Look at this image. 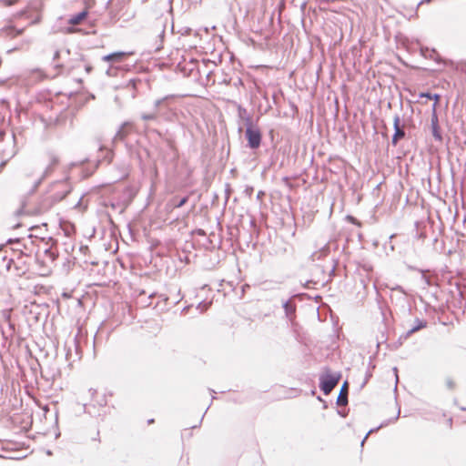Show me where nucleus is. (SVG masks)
I'll use <instances>...</instances> for the list:
<instances>
[{"instance_id": "obj_56", "label": "nucleus", "mask_w": 466, "mask_h": 466, "mask_svg": "<svg viewBox=\"0 0 466 466\" xmlns=\"http://www.w3.org/2000/svg\"><path fill=\"white\" fill-rule=\"evenodd\" d=\"M430 1H431V0H421V1L420 2V5H421V4H423V3H429Z\"/></svg>"}, {"instance_id": "obj_37", "label": "nucleus", "mask_w": 466, "mask_h": 466, "mask_svg": "<svg viewBox=\"0 0 466 466\" xmlns=\"http://www.w3.org/2000/svg\"><path fill=\"white\" fill-rule=\"evenodd\" d=\"M282 180H283V182L285 183V185H286L287 187H289V188H292V187H293V186H292V184L289 182V178L288 177H284L282 178Z\"/></svg>"}, {"instance_id": "obj_48", "label": "nucleus", "mask_w": 466, "mask_h": 466, "mask_svg": "<svg viewBox=\"0 0 466 466\" xmlns=\"http://www.w3.org/2000/svg\"><path fill=\"white\" fill-rule=\"evenodd\" d=\"M408 268L410 269V270H418V271L423 272V270L419 269L416 267H412V266H409Z\"/></svg>"}, {"instance_id": "obj_49", "label": "nucleus", "mask_w": 466, "mask_h": 466, "mask_svg": "<svg viewBox=\"0 0 466 466\" xmlns=\"http://www.w3.org/2000/svg\"><path fill=\"white\" fill-rule=\"evenodd\" d=\"M86 71L87 73H90V72L92 71V66H89V65L86 66Z\"/></svg>"}, {"instance_id": "obj_18", "label": "nucleus", "mask_w": 466, "mask_h": 466, "mask_svg": "<svg viewBox=\"0 0 466 466\" xmlns=\"http://www.w3.org/2000/svg\"><path fill=\"white\" fill-rule=\"evenodd\" d=\"M140 117L142 120L144 121H153V120H157V112H153V113H142L140 115Z\"/></svg>"}, {"instance_id": "obj_12", "label": "nucleus", "mask_w": 466, "mask_h": 466, "mask_svg": "<svg viewBox=\"0 0 466 466\" xmlns=\"http://www.w3.org/2000/svg\"><path fill=\"white\" fill-rule=\"evenodd\" d=\"M420 55L425 58H431L437 63H441V56L434 48L430 49L429 47L422 46L420 47Z\"/></svg>"}, {"instance_id": "obj_4", "label": "nucleus", "mask_w": 466, "mask_h": 466, "mask_svg": "<svg viewBox=\"0 0 466 466\" xmlns=\"http://www.w3.org/2000/svg\"><path fill=\"white\" fill-rule=\"evenodd\" d=\"M405 127L406 123L403 122L402 124H400V117L399 115L396 114L393 117L394 133L391 137L392 146L396 147L399 141L406 137Z\"/></svg>"}, {"instance_id": "obj_63", "label": "nucleus", "mask_w": 466, "mask_h": 466, "mask_svg": "<svg viewBox=\"0 0 466 466\" xmlns=\"http://www.w3.org/2000/svg\"><path fill=\"white\" fill-rule=\"evenodd\" d=\"M242 131V127H238V132H241Z\"/></svg>"}, {"instance_id": "obj_19", "label": "nucleus", "mask_w": 466, "mask_h": 466, "mask_svg": "<svg viewBox=\"0 0 466 466\" xmlns=\"http://www.w3.org/2000/svg\"><path fill=\"white\" fill-rule=\"evenodd\" d=\"M211 305V302H206L205 300L199 302L197 306V309L200 310V312L206 311Z\"/></svg>"}, {"instance_id": "obj_16", "label": "nucleus", "mask_w": 466, "mask_h": 466, "mask_svg": "<svg viewBox=\"0 0 466 466\" xmlns=\"http://www.w3.org/2000/svg\"><path fill=\"white\" fill-rule=\"evenodd\" d=\"M175 98H176L175 95H167V96H163L162 98L157 99L154 102V108H155V110L156 111L159 110L161 107H163L164 103L168 102V101H172Z\"/></svg>"}, {"instance_id": "obj_43", "label": "nucleus", "mask_w": 466, "mask_h": 466, "mask_svg": "<svg viewBox=\"0 0 466 466\" xmlns=\"http://www.w3.org/2000/svg\"><path fill=\"white\" fill-rule=\"evenodd\" d=\"M392 289H393V290H398V291L401 292L402 294H405V290H404V289H403L401 286H400V285H397V286H396L395 288H393Z\"/></svg>"}, {"instance_id": "obj_47", "label": "nucleus", "mask_w": 466, "mask_h": 466, "mask_svg": "<svg viewBox=\"0 0 466 466\" xmlns=\"http://www.w3.org/2000/svg\"><path fill=\"white\" fill-rule=\"evenodd\" d=\"M400 409L399 408L397 415L391 420V421L397 420L398 418L400 417Z\"/></svg>"}, {"instance_id": "obj_36", "label": "nucleus", "mask_w": 466, "mask_h": 466, "mask_svg": "<svg viewBox=\"0 0 466 466\" xmlns=\"http://www.w3.org/2000/svg\"><path fill=\"white\" fill-rule=\"evenodd\" d=\"M371 373L370 372H366V375H365V380L363 381V383L361 384V387H364V385L369 381V380L371 378Z\"/></svg>"}, {"instance_id": "obj_15", "label": "nucleus", "mask_w": 466, "mask_h": 466, "mask_svg": "<svg viewBox=\"0 0 466 466\" xmlns=\"http://www.w3.org/2000/svg\"><path fill=\"white\" fill-rule=\"evenodd\" d=\"M59 163V158L54 155V154H50V163L49 165L46 167L43 175L44 177H47L49 176L55 169V167L58 165Z\"/></svg>"}, {"instance_id": "obj_10", "label": "nucleus", "mask_w": 466, "mask_h": 466, "mask_svg": "<svg viewBox=\"0 0 466 466\" xmlns=\"http://www.w3.org/2000/svg\"><path fill=\"white\" fill-rule=\"evenodd\" d=\"M127 55V53L123 51L113 52L104 56L102 57V60L110 63L121 62L126 57Z\"/></svg>"}, {"instance_id": "obj_17", "label": "nucleus", "mask_w": 466, "mask_h": 466, "mask_svg": "<svg viewBox=\"0 0 466 466\" xmlns=\"http://www.w3.org/2000/svg\"><path fill=\"white\" fill-rule=\"evenodd\" d=\"M5 31H6L7 35H9L11 37H15V36L21 35L23 34L24 28L17 29L14 26H8V27L5 28Z\"/></svg>"}, {"instance_id": "obj_9", "label": "nucleus", "mask_w": 466, "mask_h": 466, "mask_svg": "<svg viewBox=\"0 0 466 466\" xmlns=\"http://www.w3.org/2000/svg\"><path fill=\"white\" fill-rule=\"evenodd\" d=\"M431 129L433 138L438 142H442L443 137L439 124V118L431 117Z\"/></svg>"}, {"instance_id": "obj_13", "label": "nucleus", "mask_w": 466, "mask_h": 466, "mask_svg": "<svg viewBox=\"0 0 466 466\" xmlns=\"http://www.w3.org/2000/svg\"><path fill=\"white\" fill-rule=\"evenodd\" d=\"M238 116L239 119L244 121L245 127L253 124L252 116L248 113V110L241 105L238 106Z\"/></svg>"}, {"instance_id": "obj_2", "label": "nucleus", "mask_w": 466, "mask_h": 466, "mask_svg": "<svg viewBox=\"0 0 466 466\" xmlns=\"http://www.w3.org/2000/svg\"><path fill=\"white\" fill-rule=\"evenodd\" d=\"M340 379V372L332 373L329 368H325L323 373L319 376V387L325 395H329Z\"/></svg>"}, {"instance_id": "obj_25", "label": "nucleus", "mask_w": 466, "mask_h": 466, "mask_svg": "<svg viewBox=\"0 0 466 466\" xmlns=\"http://www.w3.org/2000/svg\"><path fill=\"white\" fill-rule=\"evenodd\" d=\"M254 192V187H251V186H246L245 189H244V194L248 197V198H251L252 194Z\"/></svg>"}, {"instance_id": "obj_27", "label": "nucleus", "mask_w": 466, "mask_h": 466, "mask_svg": "<svg viewBox=\"0 0 466 466\" xmlns=\"http://www.w3.org/2000/svg\"><path fill=\"white\" fill-rule=\"evenodd\" d=\"M114 157V151L113 150H107L106 154L105 156V159L110 163L113 160Z\"/></svg>"}, {"instance_id": "obj_20", "label": "nucleus", "mask_w": 466, "mask_h": 466, "mask_svg": "<svg viewBox=\"0 0 466 466\" xmlns=\"http://www.w3.org/2000/svg\"><path fill=\"white\" fill-rule=\"evenodd\" d=\"M188 198V196L181 198L177 203L174 204V207L177 208H182L184 205L187 203Z\"/></svg>"}, {"instance_id": "obj_22", "label": "nucleus", "mask_w": 466, "mask_h": 466, "mask_svg": "<svg viewBox=\"0 0 466 466\" xmlns=\"http://www.w3.org/2000/svg\"><path fill=\"white\" fill-rule=\"evenodd\" d=\"M385 425H387V423H381L380 426H378V427H376V428H374V429H370V430L368 431V433L366 434V436L364 437V439L362 440V441H361V446L363 445V443L365 442V441L367 440L368 436H369L370 433H372V432H374V431H378L380 428H382V427H383V426H385Z\"/></svg>"}, {"instance_id": "obj_51", "label": "nucleus", "mask_w": 466, "mask_h": 466, "mask_svg": "<svg viewBox=\"0 0 466 466\" xmlns=\"http://www.w3.org/2000/svg\"><path fill=\"white\" fill-rule=\"evenodd\" d=\"M170 102H171V101H168V102L164 103L163 107H165V108H168V106H169V103H170Z\"/></svg>"}, {"instance_id": "obj_45", "label": "nucleus", "mask_w": 466, "mask_h": 466, "mask_svg": "<svg viewBox=\"0 0 466 466\" xmlns=\"http://www.w3.org/2000/svg\"><path fill=\"white\" fill-rule=\"evenodd\" d=\"M5 136L6 132L3 129H0V141H3Z\"/></svg>"}, {"instance_id": "obj_41", "label": "nucleus", "mask_w": 466, "mask_h": 466, "mask_svg": "<svg viewBox=\"0 0 466 466\" xmlns=\"http://www.w3.org/2000/svg\"><path fill=\"white\" fill-rule=\"evenodd\" d=\"M317 400L319 401H320V403H323V409H327L328 408V403L326 400H324L320 396H318L317 397Z\"/></svg>"}, {"instance_id": "obj_6", "label": "nucleus", "mask_w": 466, "mask_h": 466, "mask_svg": "<svg viewBox=\"0 0 466 466\" xmlns=\"http://www.w3.org/2000/svg\"><path fill=\"white\" fill-rule=\"evenodd\" d=\"M428 325V322L425 319H420L419 318L415 319L414 325L408 329L405 333L401 334L399 338V340H406L408 338H410L412 334L415 332L420 331L422 329H425Z\"/></svg>"}, {"instance_id": "obj_5", "label": "nucleus", "mask_w": 466, "mask_h": 466, "mask_svg": "<svg viewBox=\"0 0 466 466\" xmlns=\"http://www.w3.org/2000/svg\"><path fill=\"white\" fill-rule=\"evenodd\" d=\"M133 131V123L130 121L123 122L119 128L116 130L113 139L112 144L116 145V142H124L127 136Z\"/></svg>"}, {"instance_id": "obj_11", "label": "nucleus", "mask_w": 466, "mask_h": 466, "mask_svg": "<svg viewBox=\"0 0 466 466\" xmlns=\"http://www.w3.org/2000/svg\"><path fill=\"white\" fill-rule=\"evenodd\" d=\"M282 308H283V309L285 311L286 317L289 320H292L295 318L296 308H297L296 304L292 303L290 301V299H287V300L283 301Z\"/></svg>"}, {"instance_id": "obj_33", "label": "nucleus", "mask_w": 466, "mask_h": 466, "mask_svg": "<svg viewBox=\"0 0 466 466\" xmlns=\"http://www.w3.org/2000/svg\"><path fill=\"white\" fill-rule=\"evenodd\" d=\"M431 99L433 100L434 102H440L441 95H439V94H432L431 93Z\"/></svg>"}, {"instance_id": "obj_44", "label": "nucleus", "mask_w": 466, "mask_h": 466, "mask_svg": "<svg viewBox=\"0 0 466 466\" xmlns=\"http://www.w3.org/2000/svg\"><path fill=\"white\" fill-rule=\"evenodd\" d=\"M337 413L343 418H345L348 415V412L341 410H337Z\"/></svg>"}, {"instance_id": "obj_21", "label": "nucleus", "mask_w": 466, "mask_h": 466, "mask_svg": "<svg viewBox=\"0 0 466 466\" xmlns=\"http://www.w3.org/2000/svg\"><path fill=\"white\" fill-rule=\"evenodd\" d=\"M360 268H362L366 272H370L373 270L372 265L368 262H363V263L360 264Z\"/></svg>"}, {"instance_id": "obj_59", "label": "nucleus", "mask_w": 466, "mask_h": 466, "mask_svg": "<svg viewBox=\"0 0 466 466\" xmlns=\"http://www.w3.org/2000/svg\"><path fill=\"white\" fill-rule=\"evenodd\" d=\"M11 137H12L13 141L15 142V134H14V133H12V136H11Z\"/></svg>"}, {"instance_id": "obj_62", "label": "nucleus", "mask_w": 466, "mask_h": 466, "mask_svg": "<svg viewBox=\"0 0 466 466\" xmlns=\"http://www.w3.org/2000/svg\"><path fill=\"white\" fill-rule=\"evenodd\" d=\"M394 249V246L390 245V250Z\"/></svg>"}, {"instance_id": "obj_40", "label": "nucleus", "mask_w": 466, "mask_h": 466, "mask_svg": "<svg viewBox=\"0 0 466 466\" xmlns=\"http://www.w3.org/2000/svg\"><path fill=\"white\" fill-rule=\"evenodd\" d=\"M264 196H265V192L262 190H259L257 194V200L262 201V198Z\"/></svg>"}, {"instance_id": "obj_24", "label": "nucleus", "mask_w": 466, "mask_h": 466, "mask_svg": "<svg viewBox=\"0 0 466 466\" xmlns=\"http://www.w3.org/2000/svg\"><path fill=\"white\" fill-rule=\"evenodd\" d=\"M46 178V177H44V175L41 176V177H39L34 184L33 187H32V192L35 191L37 189V187L40 186V184L42 183V181Z\"/></svg>"}, {"instance_id": "obj_39", "label": "nucleus", "mask_w": 466, "mask_h": 466, "mask_svg": "<svg viewBox=\"0 0 466 466\" xmlns=\"http://www.w3.org/2000/svg\"><path fill=\"white\" fill-rule=\"evenodd\" d=\"M82 199H83V196H81L80 198L78 199V201L75 204L74 208H77V209L81 208Z\"/></svg>"}, {"instance_id": "obj_32", "label": "nucleus", "mask_w": 466, "mask_h": 466, "mask_svg": "<svg viewBox=\"0 0 466 466\" xmlns=\"http://www.w3.org/2000/svg\"><path fill=\"white\" fill-rule=\"evenodd\" d=\"M414 238H418V239H424V238H426V233H425V232H422V231L419 232V231L417 230V232H416V234H415Z\"/></svg>"}, {"instance_id": "obj_46", "label": "nucleus", "mask_w": 466, "mask_h": 466, "mask_svg": "<svg viewBox=\"0 0 466 466\" xmlns=\"http://www.w3.org/2000/svg\"><path fill=\"white\" fill-rule=\"evenodd\" d=\"M60 56V52L56 50L54 54L53 60H57Z\"/></svg>"}, {"instance_id": "obj_53", "label": "nucleus", "mask_w": 466, "mask_h": 466, "mask_svg": "<svg viewBox=\"0 0 466 466\" xmlns=\"http://www.w3.org/2000/svg\"><path fill=\"white\" fill-rule=\"evenodd\" d=\"M22 213H23V209H22V208H20V209H18V210L16 211V215H17V216L21 215Z\"/></svg>"}, {"instance_id": "obj_30", "label": "nucleus", "mask_w": 466, "mask_h": 466, "mask_svg": "<svg viewBox=\"0 0 466 466\" xmlns=\"http://www.w3.org/2000/svg\"><path fill=\"white\" fill-rule=\"evenodd\" d=\"M45 253H46L47 256H49V257L52 258V260L56 259V255L52 251V249H51L50 248H46V249L45 250Z\"/></svg>"}, {"instance_id": "obj_54", "label": "nucleus", "mask_w": 466, "mask_h": 466, "mask_svg": "<svg viewBox=\"0 0 466 466\" xmlns=\"http://www.w3.org/2000/svg\"><path fill=\"white\" fill-rule=\"evenodd\" d=\"M334 272H335V266H333V268H331L329 275L330 276L334 275Z\"/></svg>"}, {"instance_id": "obj_64", "label": "nucleus", "mask_w": 466, "mask_h": 466, "mask_svg": "<svg viewBox=\"0 0 466 466\" xmlns=\"http://www.w3.org/2000/svg\"><path fill=\"white\" fill-rule=\"evenodd\" d=\"M415 226H416V228H418L419 227V222H416Z\"/></svg>"}, {"instance_id": "obj_60", "label": "nucleus", "mask_w": 466, "mask_h": 466, "mask_svg": "<svg viewBox=\"0 0 466 466\" xmlns=\"http://www.w3.org/2000/svg\"><path fill=\"white\" fill-rule=\"evenodd\" d=\"M105 147L103 146H100L99 150H104Z\"/></svg>"}, {"instance_id": "obj_42", "label": "nucleus", "mask_w": 466, "mask_h": 466, "mask_svg": "<svg viewBox=\"0 0 466 466\" xmlns=\"http://www.w3.org/2000/svg\"><path fill=\"white\" fill-rule=\"evenodd\" d=\"M393 372L396 376V384H395V388H394V391L396 392L397 391V382H398V369L396 367L393 368Z\"/></svg>"}, {"instance_id": "obj_31", "label": "nucleus", "mask_w": 466, "mask_h": 466, "mask_svg": "<svg viewBox=\"0 0 466 466\" xmlns=\"http://www.w3.org/2000/svg\"><path fill=\"white\" fill-rule=\"evenodd\" d=\"M84 4L86 5L85 9L88 10V8L95 5V0H84Z\"/></svg>"}, {"instance_id": "obj_38", "label": "nucleus", "mask_w": 466, "mask_h": 466, "mask_svg": "<svg viewBox=\"0 0 466 466\" xmlns=\"http://www.w3.org/2000/svg\"><path fill=\"white\" fill-rule=\"evenodd\" d=\"M431 92H421V93H420L419 96L420 97H426L428 99H431Z\"/></svg>"}, {"instance_id": "obj_23", "label": "nucleus", "mask_w": 466, "mask_h": 466, "mask_svg": "<svg viewBox=\"0 0 466 466\" xmlns=\"http://www.w3.org/2000/svg\"><path fill=\"white\" fill-rule=\"evenodd\" d=\"M347 220L349 222H350L351 224H353V225H356V226H359V227L360 226V222L355 217H353L351 215H348L347 216Z\"/></svg>"}, {"instance_id": "obj_34", "label": "nucleus", "mask_w": 466, "mask_h": 466, "mask_svg": "<svg viewBox=\"0 0 466 466\" xmlns=\"http://www.w3.org/2000/svg\"><path fill=\"white\" fill-rule=\"evenodd\" d=\"M195 233L198 235V236H200V237H205L206 236V231L202 228H197L195 230Z\"/></svg>"}, {"instance_id": "obj_35", "label": "nucleus", "mask_w": 466, "mask_h": 466, "mask_svg": "<svg viewBox=\"0 0 466 466\" xmlns=\"http://www.w3.org/2000/svg\"><path fill=\"white\" fill-rule=\"evenodd\" d=\"M139 80L132 78L128 81V86H131L133 88L137 87V84Z\"/></svg>"}, {"instance_id": "obj_50", "label": "nucleus", "mask_w": 466, "mask_h": 466, "mask_svg": "<svg viewBox=\"0 0 466 466\" xmlns=\"http://www.w3.org/2000/svg\"><path fill=\"white\" fill-rule=\"evenodd\" d=\"M93 441H100V439H99V431H97V432H96V436L93 438Z\"/></svg>"}, {"instance_id": "obj_1", "label": "nucleus", "mask_w": 466, "mask_h": 466, "mask_svg": "<svg viewBox=\"0 0 466 466\" xmlns=\"http://www.w3.org/2000/svg\"><path fill=\"white\" fill-rule=\"evenodd\" d=\"M61 187V190L54 193L53 195L46 197L41 202V208L45 209L51 208L56 203L65 199L72 191V186L68 182V179L66 178L61 181L56 182Z\"/></svg>"}, {"instance_id": "obj_26", "label": "nucleus", "mask_w": 466, "mask_h": 466, "mask_svg": "<svg viewBox=\"0 0 466 466\" xmlns=\"http://www.w3.org/2000/svg\"><path fill=\"white\" fill-rule=\"evenodd\" d=\"M439 102H433L431 106V117L439 118L437 114V106Z\"/></svg>"}, {"instance_id": "obj_29", "label": "nucleus", "mask_w": 466, "mask_h": 466, "mask_svg": "<svg viewBox=\"0 0 466 466\" xmlns=\"http://www.w3.org/2000/svg\"><path fill=\"white\" fill-rule=\"evenodd\" d=\"M446 386L448 389L453 390L455 388V383L451 378H448L446 380Z\"/></svg>"}, {"instance_id": "obj_3", "label": "nucleus", "mask_w": 466, "mask_h": 466, "mask_svg": "<svg viewBox=\"0 0 466 466\" xmlns=\"http://www.w3.org/2000/svg\"><path fill=\"white\" fill-rule=\"evenodd\" d=\"M245 138L247 147L252 150L259 148L262 142V133L254 124L246 127Z\"/></svg>"}, {"instance_id": "obj_7", "label": "nucleus", "mask_w": 466, "mask_h": 466, "mask_svg": "<svg viewBox=\"0 0 466 466\" xmlns=\"http://www.w3.org/2000/svg\"><path fill=\"white\" fill-rule=\"evenodd\" d=\"M12 266H14L17 275H23L26 271V268L24 267L25 262L22 261V258H18L17 260H15L14 258L7 259L5 268L8 271L11 270Z\"/></svg>"}, {"instance_id": "obj_8", "label": "nucleus", "mask_w": 466, "mask_h": 466, "mask_svg": "<svg viewBox=\"0 0 466 466\" xmlns=\"http://www.w3.org/2000/svg\"><path fill=\"white\" fill-rule=\"evenodd\" d=\"M348 395H349V383L347 380H345L344 383L342 384L339 393L337 397L336 404L338 406L347 405L349 402Z\"/></svg>"}, {"instance_id": "obj_61", "label": "nucleus", "mask_w": 466, "mask_h": 466, "mask_svg": "<svg viewBox=\"0 0 466 466\" xmlns=\"http://www.w3.org/2000/svg\"><path fill=\"white\" fill-rule=\"evenodd\" d=\"M164 32H165L164 30L161 32V34H160V36H161V37H163V35H164Z\"/></svg>"}, {"instance_id": "obj_52", "label": "nucleus", "mask_w": 466, "mask_h": 466, "mask_svg": "<svg viewBox=\"0 0 466 466\" xmlns=\"http://www.w3.org/2000/svg\"><path fill=\"white\" fill-rule=\"evenodd\" d=\"M422 277H423V279H425V282H426L428 285H430V279H429L427 277H425L424 275H423Z\"/></svg>"}, {"instance_id": "obj_58", "label": "nucleus", "mask_w": 466, "mask_h": 466, "mask_svg": "<svg viewBox=\"0 0 466 466\" xmlns=\"http://www.w3.org/2000/svg\"><path fill=\"white\" fill-rule=\"evenodd\" d=\"M46 454L50 456V455H52V451L50 450H47Z\"/></svg>"}, {"instance_id": "obj_28", "label": "nucleus", "mask_w": 466, "mask_h": 466, "mask_svg": "<svg viewBox=\"0 0 466 466\" xmlns=\"http://www.w3.org/2000/svg\"><path fill=\"white\" fill-rule=\"evenodd\" d=\"M18 0H1L5 6H12L17 3Z\"/></svg>"}, {"instance_id": "obj_55", "label": "nucleus", "mask_w": 466, "mask_h": 466, "mask_svg": "<svg viewBox=\"0 0 466 466\" xmlns=\"http://www.w3.org/2000/svg\"><path fill=\"white\" fill-rule=\"evenodd\" d=\"M208 408H209V406H208L207 409H208ZM206 412H207V411H205V412H204V414L202 415V417L200 418L199 423H201V421L203 420V418H204V416H205Z\"/></svg>"}, {"instance_id": "obj_57", "label": "nucleus", "mask_w": 466, "mask_h": 466, "mask_svg": "<svg viewBox=\"0 0 466 466\" xmlns=\"http://www.w3.org/2000/svg\"><path fill=\"white\" fill-rule=\"evenodd\" d=\"M153 422H154V419H150V420H147V423H148V424H151V423H153Z\"/></svg>"}, {"instance_id": "obj_14", "label": "nucleus", "mask_w": 466, "mask_h": 466, "mask_svg": "<svg viewBox=\"0 0 466 466\" xmlns=\"http://www.w3.org/2000/svg\"><path fill=\"white\" fill-rule=\"evenodd\" d=\"M87 15H88V11L86 9H84L81 12L71 15V17L68 20V23L71 25H78L84 19H86L87 17Z\"/></svg>"}]
</instances>
